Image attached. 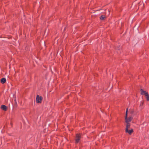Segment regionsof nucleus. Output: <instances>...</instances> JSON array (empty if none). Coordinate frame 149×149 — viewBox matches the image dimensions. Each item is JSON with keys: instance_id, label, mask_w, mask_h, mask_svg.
Wrapping results in <instances>:
<instances>
[{"instance_id": "obj_1", "label": "nucleus", "mask_w": 149, "mask_h": 149, "mask_svg": "<svg viewBox=\"0 0 149 149\" xmlns=\"http://www.w3.org/2000/svg\"><path fill=\"white\" fill-rule=\"evenodd\" d=\"M127 115L125 114V122L126 123H130L129 122L131 121L132 119V118L131 116H130L129 117H127Z\"/></svg>"}, {"instance_id": "obj_2", "label": "nucleus", "mask_w": 149, "mask_h": 149, "mask_svg": "<svg viewBox=\"0 0 149 149\" xmlns=\"http://www.w3.org/2000/svg\"><path fill=\"white\" fill-rule=\"evenodd\" d=\"M36 100L37 103H40L42 100V97L41 96H39L38 95H37L36 97Z\"/></svg>"}, {"instance_id": "obj_3", "label": "nucleus", "mask_w": 149, "mask_h": 149, "mask_svg": "<svg viewBox=\"0 0 149 149\" xmlns=\"http://www.w3.org/2000/svg\"><path fill=\"white\" fill-rule=\"evenodd\" d=\"M141 94L142 95H144L145 96L148 95V92L145 91H144L143 89H140Z\"/></svg>"}, {"instance_id": "obj_4", "label": "nucleus", "mask_w": 149, "mask_h": 149, "mask_svg": "<svg viewBox=\"0 0 149 149\" xmlns=\"http://www.w3.org/2000/svg\"><path fill=\"white\" fill-rule=\"evenodd\" d=\"M80 136L78 134H76V143H78L79 142V141L80 140Z\"/></svg>"}, {"instance_id": "obj_5", "label": "nucleus", "mask_w": 149, "mask_h": 149, "mask_svg": "<svg viewBox=\"0 0 149 149\" xmlns=\"http://www.w3.org/2000/svg\"><path fill=\"white\" fill-rule=\"evenodd\" d=\"M1 108L2 110H3L4 111H6L7 109V107H6L5 105H2L1 106Z\"/></svg>"}, {"instance_id": "obj_6", "label": "nucleus", "mask_w": 149, "mask_h": 149, "mask_svg": "<svg viewBox=\"0 0 149 149\" xmlns=\"http://www.w3.org/2000/svg\"><path fill=\"white\" fill-rule=\"evenodd\" d=\"M130 123H126L125 131H127V129L128 130L130 129Z\"/></svg>"}, {"instance_id": "obj_7", "label": "nucleus", "mask_w": 149, "mask_h": 149, "mask_svg": "<svg viewBox=\"0 0 149 149\" xmlns=\"http://www.w3.org/2000/svg\"><path fill=\"white\" fill-rule=\"evenodd\" d=\"M125 132L126 133H128L129 134H131L133 132V130L132 129H131L129 130V129H127V131H125Z\"/></svg>"}, {"instance_id": "obj_8", "label": "nucleus", "mask_w": 149, "mask_h": 149, "mask_svg": "<svg viewBox=\"0 0 149 149\" xmlns=\"http://www.w3.org/2000/svg\"><path fill=\"white\" fill-rule=\"evenodd\" d=\"M1 81L2 84H4L6 81V79L4 78H2L1 79Z\"/></svg>"}, {"instance_id": "obj_9", "label": "nucleus", "mask_w": 149, "mask_h": 149, "mask_svg": "<svg viewBox=\"0 0 149 149\" xmlns=\"http://www.w3.org/2000/svg\"><path fill=\"white\" fill-rule=\"evenodd\" d=\"M106 18V17L104 15H102L100 17V19L101 20H103Z\"/></svg>"}, {"instance_id": "obj_10", "label": "nucleus", "mask_w": 149, "mask_h": 149, "mask_svg": "<svg viewBox=\"0 0 149 149\" xmlns=\"http://www.w3.org/2000/svg\"><path fill=\"white\" fill-rule=\"evenodd\" d=\"M146 97V99H147V101H148L149 100V95H147Z\"/></svg>"}, {"instance_id": "obj_11", "label": "nucleus", "mask_w": 149, "mask_h": 149, "mask_svg": "<svg viewBox=\"0 0 149 149\" xmlns=\"http://www.w3.org/2000/svg\"><path fill=\"white\" fill-rule=\"evenodd\" d=\"M128 110V109L127 108V109H126V114H127V115Z\"/></svg>"}, {"instance_id": "obj_12", "label": "nucleus", "mask_w": 149, "mask_h": 149, "mask_svg": "<svg viewBox=\"0 0 149 149\" xmlns=\"http://www.w3.org/2000/svg\"><path fill=\"white\" fill-rule=\"evenodd\" d=\"M15 104H17V102H16V99H15Z\"/></svg>"}, {"instance_id": "obj_13", "label": "nucleus", "mask_w": 149, "mask_h": 149, "mask_svg": "<svg viewBox=\"0 0 149 149\" xmlns=\"http://www.w3.org/2000/svg\"><path fill=\"white\" fill-rule=\"evenodd\" d=\"M121 48V47H120V48H119L118 47H117V48H116V49H117L118 50H119L120 48Z\"/></svg>"}, {"instance_id": "obj_14", "label": "nucleus", "mask_w": 149, "mask_h": 149, "mask_svg": "<svg viewBox=\"0 0 149 149\" xmlns=\"http://www.w3.org/2000/svg\"><path fill=\"white\" fill-rule=\"evenodd\" d=\"M143 102H142V104L143 105Z\"/></svg>"}]
</instances>
